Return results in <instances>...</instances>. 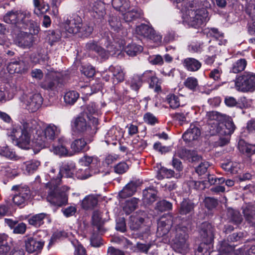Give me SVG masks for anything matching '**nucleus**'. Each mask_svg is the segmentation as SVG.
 <instances>
[{
  "label": "nucleus",
  "instance_id": "obj_25",
  "mask_svg": "<svg viewBox=\"0 0 255 255\" xmlns=\"http://www.w3.org/2000/svg\"><path fill=\"white\" fill-rule=\"evenodd\" d=\"M227 217L229 222L235 225H240L243 221V218L240 212L231 208L227 209Z\"/></svg>",
  "mask_w": 255,
  "mask_h": 255
},
{
  "label": "nucleus",
  "instance_id": "obj_63",
  "mask_svg": "<svg viewBox=\"0 0 255 255\" xmlns=\"http://www.w3.org/2000/svg\"><path fill=\"white\" fill-rule=\"evenodd\" d=\"M55 171V169L52 168L49 173V176L51 179L50 184L53 186H55V185H59L61 182V178L62 177V176L59 174L56 177L54 176L53 174Z\"/></svg>",
  "mask_w": 255,
  "mask_h": 255
},
{
  "label": "nucleus",
  "instance_id": "obj_38",
  "mask_svg": "<svg viewBox=\"0 0 255 255\" xmlns=\"http://www.w3.org/2000/svg\"><path fill=\"white\" fill-rule=\"evenodd\" d=\"M47 216L45 213H40L33 215L28 219V223L30 225L35 226V227H39L41 225L43 224V220Z\"/></svg>",
  "mask_w": 255,
  "mask_h": 255
},
{
  "label": "nucleus",
  "instance_id": "obj_12",
  "mask_svg": "<svg viewBox=\"0 0 255 255\" xmlns=\"http://www.w3.org/2000/svg\"><path fill=\"white\" fill-rule=\"evenodd\" d=\"M135 31L138 35L152 40L154 42L158 43L161 41V36L148 25L141 24L136 27Z\"/></svg>",
  "mask_w": 255,
  "mask_h": 255
},
{
  "label": "nucleus",
  "instance_id": "obj_52",
  "mask_svg": "<svg viewBox=\"0 0 255 255\" xmlns=\"http://www.w3.org/2000/svg\"><path fill=\"white\" fill-rule=\"evenodd\" d=\"M184 85L187 88L195 91L198 86V80L193 77H188L184 82Z\"/></svg>",
  "mask_w": 255,
  "mask_h": 255
},
{
  "label": "nucleus",
  "instance_id": "obj_55",
  "mask_svg": "<svg viewBox=\"0 0 255 255\" xmlns=\"http://www.w3.org/2000/svg\"><path fill=\"white\" fill-rule=\"evenodd\" d=\"M192 150L181 147L176 152L175 155L183 159H189L191 156Z\"/></svg>",
  "mask_w": 255,
  "mask_h": 255
},
{
  "label": "nucleus",
  "instance_id": "obj_18",
  "mask_svg": "<svg viewBox=\"0 0 255 255\" xmlns=\"http://www.w3.org/2000/svg\"><path fill=\"white\" fill-rule=\"evenodd\" d=\"M25 17V14L23 12L19 10H11L5 14L3 17V20L7 23L15 24L19 27L18 24L22 23Z\"/></svg>",
  "mask_w": 255,
  "mask_h": 255
},
{
  "label": "nucleus",
  "instance_id": "obj_36",
  "mask_svg": "<svg viewBox=\"0 0 255 255\" xmlns=\"http://www.w3.org/2000/svg\"><path fill=\"white\" fill-rule=\"evenodd\" d=\"M98 203V199L93 195L86 196L82 202V207L85 210L94 208Z\"/></svg>",
  "mask_w": 255,
  "mask_h": 255
},
{
  "label": "nucleus",
  "instance_id": "obj_4",
  "mask_svg": "<svg viewBox=\"0 0 255 255\" xmlns=\"http://www.w3.org/2000/svg\"><path fill=\"white\" fill-rule=\"evenodd\" d=\"M194 3H189V6H185V13L188 24L195 28L201 27L206 21L208 12L205 9H195Z\"/></svg>",
  "mask_w": 255,
  "mask_h": 255
},
{
  "label": "nucleus",
  "instance_id": "obj_28",
  "mask_svg": "<svg viewBox=\"0 0 255 255\" xmlns=\"http://www.w3.org/2000/svg\"><path fill=\"white\" fill-rule=\"evenodd\" d=\"M62 36L67 37L64 32H60L58 30H49L47 34L48 42L51 46H52L55 43L59 41Z\"/></svg>",
  "mask_w": 255,
  "mask_h": 255
},
{
  "label": "nucleus",
  "instance_id": "obj_47",
  "mask_svg": "<svg viewBox=\"0 0 255 255\" xmlns=\"http://www.w3.org/2000/svg\"><path fill=\"white\" fill-rule=\"evenodd\" d=\"M92 175V171L90 170V168L85 166L79 169L76 173L77 177L81 180L87 179L91 176Z\"/></svg>",
  "mask_w": 255,
  "mask_h": 255
},
{
  "label": "nucleus",
  "instance_id": "obj_10",
  "mask_svg": "<svg viewBox=\"0 0 255 255\" xmlns=\"http://www.w3.org/2000/svg\"><path fill=\"white\" fill-rule=\"evenodd\" d=\"M20 100L23 103L22 106L31 113L37 111L43 103V98L39 94L32 95L23 94L20 97Z\"/></svg>",
  "mask_w": 255,
  "mask_h": 255
},
{
  "label": "nucleus",
  "instance_id": "obj_39",
  "mask_svg": "<svg viewBox=\"0 0 255 255\" xmlns=\"http://www.w3.org/2000/svg\"><path fill=\"white\" fill-rule=\"evenodd\" d=\"M142 50L143 48L141 46L135 43H131L126 46L125 51L129 56H134L140 53Z\"/></svg>",
  "mask_w": 255,
  "mask_h": 255
},
{
  "label": "nucleus",
  "instance_id": "obj_14",
  "mask_svg": "<svg viewBox=\"0 0 255 255\" xmlns=\"http://www.w3.org/2000/svg\"><path fill=\"white\" fill-rule=\"evenodd\" d=\"M195 206V204L189 199H184L181 202L178 208L179 214L187 216L185 219L181 217L182 219H183V223L188 224L190 218L194 213Z\"/></svg>",
  "mask_w": 255,
  "mask_h": 255
},
{
  "label": "nucleus",
  "instance_id": "obj_44",
  "mask_svg": "<svg viewBox=\"0 0 255 255\" xmlns=\"http://www.w3.org/2000/svg\"><path fill=\"white\" fill-rule=\"evenodd\" d=\"M234 247L230 245L227 242L222 241L218 248L219 253L218 255L231 254L234 251Z\"/></svg>",
  "mask_w": 255,
  "mask_h": 255
},
{
  "label": "nucleus",
  "instance_id": "obj_9",
  "mask_svg": "<svg viewBox=\"0 0 255 255\" xmlns=\"http://www.w3.org/2000/svg\"><path fill=\"white\" fill-rule=\"evenodd\" d=\"M63 85V80L59 74L51 73L46 74L44 80L40 82V87L48 91H57Z\"/></svg>",
  "mask_w": 255,
  "mask_h": 255
},
{
  "label": "nucleus",
  "instance_id": "obj_60",
  "mask_svg": "<svg viewBox=\"0 0 255 255\" xmlns=\"http://www.w3.org/2000/svg\"><path fill=\"white\" fill-rule=\"evenodd\" d=\"M109 23L111 29L114 31H118L120 29L122 26L121 21L116 16H112L110 17L109 20Z\"/></svg>",
  "mask_w": 255,
  "mask_h": 255
},
{
  "label": "nucleus",
  "instance_id": "obj_49",
  "mask_svg": "<svg viewBox=\"0 0 255 255\" xmlns=\"http://www.w3.org/2000/svg\"><path fill=\"white\" fill-rule=\"evenodd\" d=\"M0 155L10 159H16L15 152L8 146L0 147Z\"/></svg>",
  "mask_w": 255,
  "mask_h": 255
},
{
  "label": "nucleus",
  "instance_id": "obj_42",
  "mask_svg": "<svg viewBox=\"0 0 255 255\" xmlns=\"http://www.w3.org/2000/svg\"><path fill=\"white\" fill-rule=\"evenodd\" d=\"M79 97V93L75 91L67 92L64 95V99L67 104L73 105Z\"/></svg>",
  "mask_w": 255,
  "mask_h": 255
},
{
  "label": "nucleus",
  "instance_id": "obj_57",
  "mask_svg": "<svg viewBox=\"0 0 255 255\" xmlns=\"http://www.w3.org/2000/svg\"><path fill=\"white\" fill-rule=\"evenodd\" d=\"M148 82L149 87L151 88H154V90L155 92L159 93L161 91L160 83L159 82L158 79L155 76V74Z\"/></svg>",
  "mask_w": 255,
  "mask_h": 255
},
{
  "label": "nucleus",
  "instance_id": "obj_50",
  "mask_svg": "<svg viewBox=\"0 0 255 255\" xmlns=\"http://www.w3.org/2000/svg\"><path fill=\"white\" fill-rule=\"evenodd\" d=\"M166 100L172 109H176L180 106L179 97L174 94L168 95Z\"/></svg>",
  "mask_w": 255,
  "mask_h": 255
},
{
  "label": "nucleus",
  "instance_id": "obj_53",
  "mask_svg": "<svg viewBox=\"0 0 255 255\" xmlns=\"http://www.w3.org/2000/svg\"><path fill=\"white\" fill-rule=\"evenodd\" d=\"M172 208V203L165 200H161L156 203V209L160 212L171 210Z\"/></svg>",
  "mask_w": 255,
  "mask_h": 255
},
{
  "label": "nucleus",
  "instance_id": "obj_58",
  "mask_svg": "<svg viewBox=\"0 0 255 255\" xmlns=\"http://www.w3.org/2000/svg\"><path fill=\"white\" fill-rule=\"evenodd\" d=\"M205 207L209 210L215 208L218 205L217 199L210 197H206L204 200Z\"/></svg>",
  "mask_w": 255,
  "mask_h": 255
},
{
  "label": "nucleus",
  "instance_id": "obj_26",
  "mask_svg": "<svg viewBox=\"0 0 255 255\" xmlns=\"http://www.w3.org/2000/svg\"><path fill=\"white\" fill-rule=\"evenodd\" d=\"M182 63L186 69L190 72L198 71L202 65L201 63L198 60L189 57L184 59Z\"/></svg>",
  "mask_w": 255,
  "mask_h": 255
},
{
  "label": "nucleus",
  "instance_id": "obj_35",
  "mask_svg": "<svg viewBox=\"0 0 255 255\" xmlns=\"http://www.w3.org/2000/svg\"><path fill=\"white\" fill-rule=\"evenodd\" d=\"M40 165V162L36 159H32L24 162L23 164V168L28 174L34 173Z\"/></svg>",
  "mask_w": 255,
  "mask_h": 255
},
{
  "label": "nucleus",
  "instance_id": "obj_34",
  "mask_svg": "<svg viewBox=\"0 0 255 255\" xmlns=\"http://www.w3.org/2000/svg\"><path fill=\"white\" fill-rule=\"evenodd\" d=\"M59 144L53 146V151L55 154L60 156H72L74 154L71 152H69L63 140L59 139Z\"/></svg>",
  "mask_w": 255,
  "mask_h": 255
},
{
  "label": "nucleus",
  "instance_id": "obj_41",
  "mask_svg": "<svg viewBox=\"0 0 255 255\" xmlns=\"http://www.w3.org/2000/svg\"><path fill=\"white\" fill-rule=\"evenodd\" d=\"M212 243L203 242L197 248L195 247L194 250L198 253L202 254L203 255H210L213 252Z\"/></svg>",
  "mask_w": 255,
  "mask_h": 255
},
{
  "label": "nucleus",
  "instance_id": "obj_62",
  "mask_svg": "<svg viewBox=\"0 0 255 255\" xmlns=\"http://www.w3.org/2000/svg\"><path fill=\"white\" fill-rule=\"evenodd\" d=\"M66 233L64 231H58L56 232H55L52 236H51V238L50 240L49 245H48V248L52 246L57 241V240L60 239L62 237H66Z\"/></svg>",
  "mask_w": 255,
  "mask_h": 255
},
{
  "label": "nucleus",
  "instance_id": "obj_20",
  "mask_svg": "<svg viewBox=\"0 0 255 255\" xmlns=\"http://www.w3.org/2000/svg\"><path fill=\"white\" fill-rule=\"evenodd\" d=\"M144 212L140 211L130 217L128 224L131 230L136 231L142 227L144 221Z\"/></svg>",
  "mask_w": 255,
  "mask_h": 255
},
{
  "label": "nucleus",
  "instance_id": "obj_15",
  "mask_svg": "<svg viewBox=\"0 0 255 255\" xmlns=\"http://www.w3.org/2000/svg\"><path fill=\"white\" fill-rule=\"evenodd\" d=\"M7 70L10 74L24 73L28 70L27 63L20 58L13 59L8 63L7 66Z\"/></svg>",
  "mask_w": 255,
  "mask_h": 255
},
{
  "label": "nucleus",
  "instance_id": "obj_61",
  "mask_svg": "<svg viewBox=\"0 0 255 255\" xmlns=\"http://www.w3.org/2000/svg\"><path fill=\"white\" fill-rule=\"evenodd\" d=\"M128 166L125 162H120L114 167V171L119 174H122L128 171Z\"/></svg>",
  "mask_w": 255,
  "mask_h": 255
},
{
  "label": "nucleus",
  "instance_id": "obj_23",
  "mask_svg": "<svg viewBox=\"0 0 255 255\" xmlns=\"http://www.w3.org/2000/svg\"><path fill=\"white\" fill-rule=\"evenodd\" d=\"M81 21V18L77 15L73 18H71L70 19H67L64 24V29L69 33H78V28H79L78 23H80Z\"/></svg>",
  "mask_w": 255,
  "mask_h": 255
},
{
  "label": "nucleus",
  "instance_id": "obj_1",
  "mask_svg": "<svg viewBox=\"0 0 255 255\" xmlns=\"http://www.w3.org/2000/svg\"><path fill=\"white\" fill-rule=\"evenodd\" d=\"M169 218L171 220V225L175 227V237L172 240V248L177 253L186 254L188 249V234L186 226L188 224L183 223V219L179 215L175 217L169 216Z\"/></svg>",
  "mask_w": 255,
  "mask_h": 255
},
{
  "label": "nucleus",
  "instance_id": "obj_2",
  "mask_svg": "<svg viewBox=\"0 0 255 255\" xmlns=\"http://www.w3.org/2000/svg\"><path fill=\"white\" fill-rule=\"evenodd\" d=\"M20 128L16 127L12 130V136L16 139V144L20 148L28 149L30 148L31 135L37 131L39 125L34 120L23 121Z\"/></svg>",
  "mask_w": 255,
  "mask_h": 255
},
{
  "label": "nucleus",
  "instance_id": "obj_29",
  "mask_svg": "<svg viewBox=\"0 0 255 255\" xmlns=\"http://www.w3.org/2000/svg\"><path fill=\"white\" fill-rule=\"evenodd\" d=\"M123 18L126 22L135 20L141 17V13L137 8H133L123 13Z\"/></svg>",
  "mask_w": 255,
  "mask_h": 255
},
{
  "label": "nucleus",
  "instance_id": "obj_21",
  "mask_svg": "<svg viewBox=\"0 0 255 255\" xmlns=\"http://www.w3.org/2000/svg\"><path fill=\"white\" fill-rule=\"evenodd\" d=\"M201 135L200 128L195 124H191L189 128L182 135L183 140L190 142L196 140Z\"/></svg>",
  "mask_w": 255,
  "mask_h": 255
},
{
  "label": "nucleus",
  "instance_id": "obj_64",
  "mask_svg": "<svg viewBox=\"0 0 255 255\" xmlns=\"http://www.w3.org/2000/svg\"><path fill=\"white\" fill-rule=\"evenodd\" d=\"M210 166V164L208 162L204 161L201 162L197 167L196 168L195 171L196 173L199 175H202L205 174Z\"/></svg>",
  "mask_w": 255,
  "mask_h": 255
},
{
  "label": "nucleus",
  "instance_id": "obj_17",
  "mask_svg": "<svg viewBox=\"0 0 255 255\" xmlns=\"http://www.w3.org/2000/svg\"><path fill=\"white\" fill-rule=\"evenodd\" d=\"M93 141L92 137H90L85 140L84 138H80L73 140L71 143V148L74 153H79L88 151L90 147L88 145Z\"/></svg>",
  "mask_w": 255,
  "mask_h": 255
},
{
  "label": "nucleus",
  "instance_id": "obj_19",
  "mask_svg": "<svg viewBox=\"0 0 255 255\" xmlns=\"http://www.w3.org/2000/svg\"><path fill=\"white\" fill-rule=\"evenodd\" d=\"M34 37L32 34L20 32L16 39V44L23 48H29L33 45Z\"/></svg>",
  "mask_w": 255,
  "mask_h": 255
},
{
  "label": "nucleus",
  "instance_id": "obj_13",
  "mask_svg": "<svg viewBox=\"0 0 255 255\" xmlns=\"http://www.w3.org/2000/svg\"><path fill=\"white\" fill-rule=\"evenodd\" d=\"M60 130L54 125H49L44 129V135H38L36 138V142L40 147L45 145L48 140H53L59 134Z\"/></svg>",
  "mask_w": 255,
  "mask_h": 255
},
{
  "label": "nucleus",
  "instance_id": "obj_51",
  "mask_svg": "<svg viewBox=\"0 0 255 255\" xmlns=\"http://www.w3.org/2000/svg\"><path fill=\"white\" fill-rule=\"evenodd\" d=\"M142 82L139 75H134L130 81V87L133 90L137 92L142 86Z\"/></svg>",
  "mask_w": 255,
  "mask_h": 255
},
{
  "label": "nucleus",
  "instance_id": "obj_45",
  "mask_svg": "<svg viewBox=\"0 0 255 255\" xmlns=\"http://www.w3.org/2000/svg\"><path fill=\"white\" fill-rule=\"evenodd\" d=\"M243 213L246 220L251 223L255 219V210L252 206L248 205L244 209Z\"/></svg>",
  "mask_w": 255,
  "mask_h": 255
},
{
  "label": "nucleus",
  "instance_id": "obj_54",
  "mask_svg": "<svg viewBox=\"0 0 255 255\" xmlns=\"http://www.w3.org/2000/svg\"><path fill=\"white\" fill-rule=\"evenodd\" d=\"M246 13L251 17H255V0H250L246 5Z\"/></svg>",
  "mask_w": 255,
  "mask_h": 255
},
{
  "label": "nucleus",
  "instance_id": "obj_56",
  "mask_svg": "<svg viewBox=\"0 0 255 255\" xmlns=\"http://www.w3.org/2000/svg\"><path fill=\"white\" fill-rule=\"evenodd\" d=\"M150 235V230L148 228H146L144 231H137L132 234L133 237L135 239H139L142 240H146L148 239Z\"/></svg>",
  "mask_w": 255,
  "mask_h": 255
},
{
  "label": "nucleus",
  "instance_id": "obj_33",
  "mask_svg": "<svg viewBox=\"0 0 255 255\" xmlns=\"http://www.w3.org/2000/svg\"><path fill=\"white\" fill-rule=\"evenodd\" d=\"M109 70L113 73V75L114 76V84L122 82L124 80L125 74L121 67L110 66Z\"/></svg>",
  "mask_w": 255,
  "mask_h": 255
},
{
  "label": "nucleus",
  "instance_id": "obj_3",
  "mask_svg": "<svg viewBox=\"0 0 255 255\" xmlns=\"http://www.w3.org/2000/svg\"><path fill=\"white\" fill-rule=\"evenodd\" d=\"M102 43L107 48L105 50L101 46L97 53L104 60L108 59L110 55H115L119 53L123 48L125 41L123 40L116 39L114 38L113 34L110 32H105L101 39Z\"/></svg>",
  "mask_w": 255,
  "mask_h": 255
},
{
  "label": "nucleus",
  "instance_id": "obj_6",
  "mask_svg": "<svg viewBox=\"0 0 255 255\" xmlns=\"http://www.w3.org/2000/svg\"><path fill=\"white\" fill-rule=\"evenodd\" d=\"M55 185L53 189H50L47 196V200L51 205L58 207H62L68 203V194L66 191L69 189L67 186L62 188Z\"/></svg>",
  "mask_w": 255,
  "mask_h": 255
},
{
  "label": "nucleus",
  "instance_id": "obj_46",
  "mask_svg": "<svg viewBox=\"0 0 255 255\" xmlns=\"http://www.w3.org/2000/svg\"><path fill=\"white\" fill-rule=\"evenodd\" d=\"M206 116L207 119L210 121H216V123L218 122H221L224 120H226V115L221 114L216 111H211L207 113Z\"/></svg>",
  "mask_w": 255,
  "mask_h": 255
},
{
  "label": "nucleus",
  "instance_id": "obj_32",
  "mask_svg": "<svg viewBox=\"0 0 255 255\" xmlns=\"http://www.w3.org/2000/svg\"><path fill=\"white\" fill-rule=\"evenodd\" d=\"M33 1L35 7L34 12L37 15L43 14L49 9V4L45 2L43 0H33Z\"/></svg>",
  "mask_w": 255,
  "mask_h": 255
},
{
  "label": "nucleus",
  "instance_id": "obj_27",
  "mask_svg": "<svg viewBox=\"0 0 255 255\" xmlns=\"http://www.w3.org/2000/svg\"><path fill=\"white\" fill-rule=\"evenodd\" d=\"M92 222L93 225L96 227L99 233H103L105 232L103 227L105 221L102 219L101 213L99 211L96 210L93 212Z\"/></svg>",
  "mask_w": 255,
  "mask_h": 255
},
{
  "label": "nucleus",
  "instance_id": "obj_5",
  "mask_svg": "<svg viewBox=\"0 0 255 255\" xmlns=\"http://www.w3.org/2000/svg\"><path fill=\"white\" fill-rule=\"evenodd\" d=\"M93 122L94 128H93L83 115H80L73 119L71 122V128L74 132L80 134H86L90 135L95 134L97 128L96 126L98 124V120L93 118Z\"/></svg>",
  "mask_w": 255,
  "mask_h": 255
},
{
  "label": "nucleus",
  "instance_id": "obj_43",
  "mask_svg": "<svg viewBox=\"0 0 255 255\" xmlns=\"http://www.w3.org/2000/svg\"><path fill=\"white\" fill-rule=\"evenodd\" d=\"M78 32L80 36L84 37L89 36L93 32V28L86 24L82 23L81 22L79 23Z\"/></svg>",
  "mask_w": 255,
  "mask_h": 255
},
{
  "label": "nucleus",
  "instance_id": "obj_59",
  "mask_svg": "<svg viewBox=\"0 0 255 255\" xmlns=\"http://www.w3.org/2000/svg\"><path fill=\"white\" fill-rule=\"evenodd\" d=\"M246 233L243 232L234 233L227 237L228 242H234L241 241L245 236Z\"/></svg>",
  "mask_w": 255,
  "mask_h": 255
},
{
  "label": "nucleus",
  "instance_id": "obj_16",
  "mask_svg": "<svg viewBox=\"0 0 255 255\" xmlns=\"http://www.w3.org/2000/svg\"><path fill=\"white\" fill-rule=\"evenodd\" d=\"M214 228L208 222H204L200 227L199 234L203 242L212 243L214 238Z\"/></svg>",
  "mask_w": 255,
  "mask_h": 255
},
{
  "label": "nucleus",
  "instance_id": "obj_22",
  "mask_svg": "<svg viewBox=\"0 0 255 255\" xmlns=\"http://www.w3.org/2000/svg\"><path fill=\"white\" fill-rule=\"evenodd\" d=\"M44 242L36 241L33 237H29L25 241V249L29 254L39 252L42 250Z\"/></svg>",
  "mask_w": 255,
  "mask_h": 255
},
{
  "label": "nucleus",
  "instance_id": "obj_11",
  "mask_svg": "<svg viewBox=\"0 0 255 255\" xmlns=\"http://www.w3.org/2000/svg\"><path fill=\"white\" fill-rule=\"evenodd\" d=\"M213 129H210L211 134L212 135L218 134L219 135H231L234 131L236 126L231 118H228L225 123H214Z\"/></svg>",
  "mask_w": 255,
  "mask_h": 255
},
{
  "label": "nucleus",
  "instance_id": "obj_7",
  "mask_svg": "<svg viewBox=\"0 0 255 255\" xmlns=\"http://www.w3.org/2000/svg\"><path fill=\"white\" fill-rule=\"evenodd\" d=\"M235 81L237 90L243 92H253L255 90V74L246 72L237 76Z\"/></svg>",
  "mask_w": 255,
  "mask_h": 255
},
{
  "label": "nucleus",
  "instance_id": "obj_48",
  "mask_svg": "<svg viewBox=\"0 0 255 255\" xmlns=\"http://www.w3.org/2000/svg\"><path fill=\"white\" fill-rule=\"evenodd\" d=\"M139 200L135 198H133L128 200L124 207V210L126 214H129L131 212L135 210L137 207Z\"/></svg>",
  "mask_w": 255,
  "mask_h": 255
},
{
  "label": "nucleus",
  "instance_id": "obj_31",
  "mask_svg": "<svg viewBox=\"0 0 255 255\" xmlns=\"http://www.w3.org/2000/svg\"><path fill=\"white\" fill-rule=\"evenodd\" d=\"M238 146L240 151L248 155L255 153V144L248 143L244 139H240L239 141Z\"/></svg>",
  "mask_w": 255,
  "mask_h": 255
},
{
  "label": "nucleus",
  "instance_id": "obj_40",
  "mask_svg": "<svg viewBox=\"0 0 255 255\" xmlns=\"http://www.w3.org/2000/svg\"><path fill=\"white\" fill-rule=\"evenodd\" d=\"M156 199L155 191L151 189L144 190L143 191V200L146 204H151L153 203Z\"/></svg>",
  "mask_w": 255,
  "mask_h": 255
},
{
  "label": "nucleus",
  "instance_id": "obj_30",
  "mask_svg": "<svg viewBox=\"0 0 255 255\" xmlns=\"http://www.w3.org/2000/svg\"><path fill=\"white\" fill-rule=\"evenodd\" d=\"M137 188V184L135 182L131 181L128 183L123 189L119 192V196L122 198H126L132 196L135 192Z\"/></svg>",
  "mask_w": 255,
  "mask_h": 255
},
{
  "label": "nucleus",
  "instance_id": "obj_37",
  "mask_svg": "<svg viewBox=\"0 0 255 255\" xmlns=\"http://www.w3.org/2000/svg\"><path fill=\"white\" fill-rule=\"evenodd\" d=\"M247 65L245 59H240L234 63L230 68V72L233 73H238L243 71Z\"/></svg>",
  "mask_w": 255,
  "mask_h": 255
},
{
  "label": "nucleus",
  "instance_id": "obj_24",
  "mask_svg": "<svg viewBox=\"0 0 255 255\" xmlns=\"http://www.w3.org/2000/svg\"><path fill=\"white\" fill-rule=\"evenodd\" d=\"M75 164L73 161L64 162L60 166L59 175L67 178L72 177L74 174Z\"/></svg>",
  "mask_w": 255,
  "mask_h": 255
},
{
  "label": "nucleus",
  "instance_id": "obj_8",
  "mask_svg": "<svg viewBox=\"0 0 255 255\" xmlns=\"http://www.w3.org/2000/svg\"><path fill=\"white\" fill-rule=\"evenodd\" d=\"M11 190L15 191L12 198L13 202L20 208L24 207L31 198V192L27 186L14 185Z\"/></svg>",
  "mask_w": 255,
  "mask_h": 255
}]
</instances>
